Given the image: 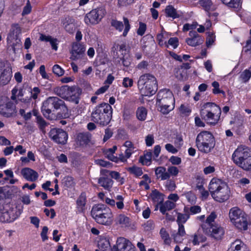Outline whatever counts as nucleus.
Masks as SVG:
<instances>
[{"mask_svg":"<svg viewBox=\"0 0 251 251\" xmlns=\"http://www.w3.org/2000/svg\"><path fill=\"white\" fill-rule=\"evenodd\" d=\"M220 107L214 102L204 103L201 107V118L210 126H215L219 122L221 115Z\"/></svg>","mask_w":251,"mask_h":251,"instance_id":"f257e3e1","label":"nucleus"},{"mask_svg":"<svg viewBox=\"0 0 251 251\" xmlns=\"http://www.w3.org/2000/svg\"><path fill=\"white\" fill-rule=\"evenodd\" d=\"M137 86L142 96L148 97L152 96L157 90L156 78L151 74H144L139 77Z\"/></svg>","mask_w":251,"mask_h":251,"instance_id":"f03ea898","label":"nucleus"},{"mask_svg":"<svg viewBox=\"0 0 251 251\" xmlns=\"http://www.w3.org/2000/svg\"><path fill=\"white\" fill-rule=\"evenodd\" d=\"M91 214L99 224L109 226L113 221V215L111 210L106 205L99 204L93 206Z\"/></svg>","mask_w":251,"mask_h":251,"instance_id":"7ed1b4c3","label":"nucleus"},{"mask_svg":"<svg viewBox=\"0 0 251 251\" xmlns=\"http://www.w3.org/2000/svg\"><path fill=\"white\" fill-rule=\"evenodd\" d=\"M112 108L107 103H102L95 107L91 113V120L100 125H107L112 118Z\"/></svg>","mask_w":251,"mask_h":251,"instance_id":"20e7f679","label":"nucleus"},{"mask_svg":"<svg viewBox=\"0 0 251 251\" xmlns=\"http://www.w3.org/2000/svg\"><path fill=\"white\" fill-rule=\"evenodd\" d=\"M216 217L215 212H211L207 217L206 221L201 224V227L205 234L215 239H220L224 235L225 231L221 226L213 223Z\"/></svg>","mask_w":251,"mask_h":251,"instance_id":"39448f33","label":"nucleus"},{"mask_svg":"<svg viewBox=\"0 0 251 251\" xmlns=\"http://www.w3.org/2000/svg\"><path fill=\"white\" fill-rule=\"evenodd\" d=\"M196 146L198 150L202 153L210 152L215 146L214 136L209 131L201 132L197 136Z\"/></svg>","mask_w":251,"mask_h":251,"instance_id":"423d86ee","label":"nucleus"},{"mask_svg":"<svg viewBox=\"0 0 251 251\" xmlns=\"http://www.w3.org/2000/svg\"><path fill=\"white\" fill-rule=\"evenodd\" d=\"M79 90V89L75 86H69L68 85L56 87L53 89V92L57 96L63 99L74 101L76 103L78 102Z\"/></svg>","mask_w":251,"mask_h":251,"instance_id":"0eeeda50","label":"nucleus"},{"mask_svg":"<svg viewBox=\"0 0 251 251\" xmlns=\"http://www.w3.org/2000/svg\"><path fill=\"white\" fill-rule=\"evenodd\" d=\"M105 9L102 7L91 10L84 18V22L87 25L97 24L105 15Z\"/></svg>","mask_w":251,"mask_h":251,"instance_id":"6e6552de","label":"nucleus"},{"mask_svg":"<svg viewBox=\"0 0 251 251\" xmlns=\"http://www.w3.org/2000/svg\"><path fill=\"white\" fill-rule=\"evenodd\" d=\"M250 155V149L244 146L238 147L232 155L233 161L237 166Z\"/></svg>","mask_w":251,"mask_h":251,"instance_id":"1a4fd4ad","label":"nucleus"},{"mask_svg":"<svg viewBox=\"0 0 251 251\" xmlns=\"http://www.w3.org/2000/svg\"><path fill=\"white\" fill-rule=\"evenodd\" d=\"M49 134L50 138L57 144H65L67 142L68 134L62 129H51Z\"/></svg>","mask_w":251,"mask_h":251,"instance_id":"9d476101","label":"nucleus"},{"mask_svg":"<svg viewBox=\"0 0 251 251\" xmlns=\"http://www.w3.org/2000/svg\"><path fill=\"white\" fill-rule=\"evenodd\" d=\"M85 51V49L82 45L78 43H74L72 45L70 58L73 60L78 59L86 60V58L85 57L84 54Z\"/></svg>","mask_w":251,"mask_h":251,"instance_id":"9b49d317","label":"nucleus"},{"mask_svg":"<svg viewBox=\"0 0 251 251\" xmlns=\"http://www.w3.org/2000/svg\"><path fill=\"white\" fill-rule=\"evenodd\" d=\"M162 101L168 103H175V99L172 92L169 89L161 90L157 96V102H162Z\"/></svg>","mask_w":251,"mask_h":251,"instance_id":"f8f14e48","label":"nucleus"},{"mask_svg":"<svg viewBox=\"0 0 251 251\" xmlns=\"http://www.w3.org/2000/svg\"><path fill=\"white\" fill-rule=\"evenodd\" d=\"M227 185V184L222 179L213 178L209 184V190L211 195L212 196Z\"/></svg>","mask_w":251,"mask_h":251,"instance_id":"ddd939ff","label":"nucleus"},{"mask_svg":"<svg viewBox=\"0 0 251 251\" xmlns=\"http://www.w3.org/2000/svg\"><path fill=\"white\" fill-rule=\"evenodd\" d=\"M16 219L12 209L7 210L0 205V222H12Z\"/></svg>","mask_w":251,"mask_h":251,"instance_id":"4468645a","label":"nucleus"},{"mask_svg":"<svg viewBox=\"0 0 251 251\" xmlns=\"http://www.w3.org/2000/svg\"><path fill=\"white\" fill-rule=\"evenodd\" d=\"M16 113L15 105L11 101L0 105V114L5 117H10Z\"/></svg>","mask_w":251,"mask_h":251,"instance_id":"2eb2a0df","label":"nucleus"},{"mask_svg":"<svg viewBox=\"0 0 251 251\" xmlns=\"http://www.w3.org/2000/svg\"><path fill=\"white\" fill-rule=\"evenodd\" d=\"M230 194V189L228 185H227L221 190L218 192L217 191L216 193L212 195L211 196L215 201L219 202H223L229 198Z\"/></svg>","mask_w":251,"mask_h":251,"instance_id":"dca6fc26","label":"nucleus"},{"mask_svg":"<svg viewBox=\"0 0 251 251\" xmlns=\"http://www.w3.org/2000/svg\"><path fill=\"white\" fill-rule=\"evenodd\" d=\"M190 38L186 39L187 44L192 47H196L202 44L203 39L195 31H190L189 32Z\"/></svg>","mask_w":251,"mask_h":251,"instance_id":"f3484780","label":"nucleus"},{"mask_svg":"<svg viewBox=\"0 0 251 251\" xmlns=\"http://www.w3.org/2000/svg\"><path fill=\"white\" fill-rule=\"evenodd\" d=\"M21 174L26 180L31 182L36 181L39 176L37 172L29 168L22 169Z\"/></svg>","mask_w":251,"mask_h":251,"instance_id":"a211bd4d","label":"nucleus"},{"mask_svg":"<svg viewBox=\"0 0 251 251\" xmlns=\"http://www.w3.org/2000/svg\"><path fill=\"white\" fill-rule=\"evenodd\" d=\"M63 26L65 30L69 33H73L75 31L76 25L75 20L71 17H67L62 20Z\"/></svg>","mask_w":251,"mask_h":251,"instance_id":"6ab92c4d","label":"nucleus"},{"mask_svg":"<svg viewBox=\"0 0 251 251\" xmlns=\"http://www.w3.org/2000/svg\"><path fill=\"white\" fill-rule=\"evenodd\" d=\"M27 84L25 83L24 84L23 86L19 87L18 86H15L11 91L12 95L11 97V100H16L17 99L20 100L22 102L23 101V99H20L24 95L25 90V88L27 87Z\"/></svg>","mask_w":251,"mask_h":251,"instance_id":"aec40b11","label":"nucleus"},{"mask_svg":"<svg viewBox=\"0 0 251 251\" xmlns=\"http://www.w3.org/2000/svg\"><path fill=\"white\" fill-rule=\"evenodd\" d=\"M246 214L237 207H234L230 209L229 217L232 223L240 219L243 216H245Z\"/></svg>","mask_w":251,"mask_h":251,"instance_id":"412c9836","label":"nucleus"},{"mask_svg":"<svg viewBox=\"0 0 251 251\" xmlns=\"http://www.w3.org/2000/svg\"><path fill=\"white\" fill-rule=\"evenodd\" d=\"M165 14L167 17L172 18L173 19L178 18L183 16V13L181 11L177 10L173 6L171 5L166 7Z\"/></svg>","mask_w":251,"mask_h":251,"instance_id":"4be33fe9","label":"nucleus"},{"mask_svg":"<svg viewBox=\"0 0 251 251\" xmlns=\"http://www.w3.org/2000/svg\"><path fill=\"white\" fill-rule=\"evenodd\" d=\"M129 241L124 237H119L116 241V245L112 248L113 251H125V248Z\"/></svg>","mask_w":251,"mask_h":251,"instance_id":"5701e85b","label":"nucleus"},{"mask_svg":"<svg viewBox=\"0 0 251 251\" xmlns=\"http://www.w3.org/2000/svg\"><path fill=\"white\" fill-rule=\"evenodd\" d=\"M155 175L157 179L161 180H165L169 179V175L166 168L163 166H159L155 168Z\"/></svg>","mask_w":251,"mask_h":251,"instance_id":"b1692460","label":"nucleus"},{"mask_svg":"<svg viewBox=\"0 0 251 251\" xmlns=\"http://www.w3.org/2000/svg\"><path fill=\"white\" fill-rule=\"evenodd\" d=\"M86 195L85 193H82L76 200V209L78 212L82 213L85 210L86 204Z\"/></svg>","mask_w":251,"mask_h":251,"instance_id":"393cba45","label":"nucleus"},{"mask_svg":"<svg viewBox=\"0 0 251 251\" xmlns=\"http://www.w3.org/2000/svg\"><path fill=\"white\" fill-rule=\"evenodd\" d=\"M222 2L233 10L238 11L242 8L241 0H221Z\"/></svg>","mask_w":251,"mask_h":251,"instance_id":"a878e982","label":"nucleus"},{"mask_svg":"<svg viewBox=\"0 0 251 251\" xmlns=\"http://www.w3.org/2000/svg\"><path fill=\"white\" fill-rule=\"evenodd\" d=\"M186 235L184 226H180L178 227L177 232L173 233L172 236L173 238L174 242L176 243H181L183 240L184 237Z\"/></svg>","mask_w":251,"mask_h":251,"instance_id":"bb28decb","label":"nucleus"},{"mask_svg":"<svg viewBox=\"0 0 251 251\" xmlns=\"http://www.w3.org/2000/svg\"><path fill=\"white\" fill-rule=\"evenodd\" d=\"M227 251H248L243 242L236 240L232 242Z\"/></svg>","mask_w":251,"mask_h":251,"instance_id":"cd10ccee","label":"nucleus"},{"mask_svg":"<svg viewBox=\"0 0 251 251\" xmlns=\"http://www.w3.org/2000/svg\"><path fill=\"white\" fill-rule=\"evenodd\" d=\"M96 251H113L108 239L101 238L98 243V249Z\"/></svg>","mask_w":251,"mask_h":251,"instance_id":"c85d7f7f","label":"nucleus"},{"mask_svg":"<svg viewBox=\"0 0 251 251\" xmlns=\"http://www.w3.org/2000/svg\"><path fill=\"white\" fill-rule=\"evenodd\" d=\"M236 227L240 230H246L248 229V218L247 214L245 216L242 217L232 223Z\"/></svg>","mask_w":251,"mask_h":251,"instance_id":"c756f323","label":"nucleus"},{"mask_svg":"<svg viewBox=\"0 0 251 251\" xmlns=\"http://www.w3.org/2000/svg\"><path fill=\"white\" fill-rule=\"evenodd\" d=\"M40 40L42 41L50 42L52 49L55 50H57V45L59 41L56 38H54L50 36H46L44 34H41L40 37Z\"/></svg>","mask_w":251,"mask_h":251,"instance_id":"7c9ffc66","label":"nucleus"},{"mask_svg":"<svg viewBox=\"0 0 251 251\" xmlns=\"http://www.w3.org/2000/svg\"><path fill=\"white\" fill-rule=\"evenodd\" d=\"M98 183L104 189L110 191L112 187L113 181L110 178L102 176L99 178Z\"/></svg>","mask_w":251,"mask_h":251,"instance_id":"2f4dec72","label":"nucleus"},{"mask_svg":"<svg viewBox=\"0 0 251 251\" xmlns=\"http://www.w3.org/2000/svg\"><path fill=\"white\" fill-rule=\"evenodd\" d=\"M159 106L160 111L163 114H167L174 109L175 103H168L162 101V102H157Z\"/></svg>","mask_w":251,"mask_h":251,"instance_id":"473e14b6","label":"nucleus"},{"mask_svg":"<svg viewBox=\"0 0 251 251\" xmlns=\"http://www.w3.org/2000/svg\"><path fill=\"white\" fill-rule=\"evenodd\" d=\"M176 203L168 200L165 202H162V203H161L159 206V210L162 214L165 215L167 211L173 209L176 207Z\"/></svg>","mask_w":251,"mask_h":251,"instance_id":"72a5a7b5","label":"nucleus"},{"mask_svg":"<svg viewBox=\"0 0 251 251\" xmlns=\"http://www.w3.org/2000/svg\"><path fill=\"white\" fill-rule=\"evenodd\" d=\"M150 198L154 202L156 203L155 209L157 208L158 205L159 204L160 205L164 200L163 195L156 190L152 191L150 194Z\"/></svg>","mask_w":251,"mask_h":251,"instance_id":"f704fd0d","label":"nucleus"},{"mask_svg":"<svg viewBox=\"0 0 251 251\" xmlns=\"http://www.w3.org/2000/svg\"><path fill=\"white\" fill-rule=\"evenodd\" d=\"M116 225H120L122 227H126L129 225V218L124 214L118 215L115 219Z\"/></svg>","mask_w":251,"mask_h":251,"instance_id":"c9c22d12","label":"nucleus"},{"mask_svg":"<svg viewBox=\"0 0 251 251\" xmlns=\"http://www.w3.org/2000/svg\"><path fill=\"white\" fill-rule=\"evenodd\" d=\"M159 235L161 239L163 241L164 245L170 246L172 242L171 238L168 232L164 227H162L159 231Z\"/></svg>","mask_w":251,"mask_h":251,"instance_id":"e433bc0d","label":"nucleus"},{"mask_svg":"<svg viewBox=\"0 0 251 251\" xmlns=\"http://www.w3.org/2000/svg\"><path fill=\"white\" fill-rule=\"evenodd\" d=\"M48 98L43 103V105L41 108V110L43 114L45 117L49 118V115L51 113L52 108H53V104L48 103Z\"/></svg>","mask_w":251,"mask_h":251,"instance_id":"4c0bfd02","label":"nucleus"},{"mask_svg":"<svg viewBox=\"0 0 251 251\" xmlns=\"http://www.w3.org/2000/svg\"><path fill=\"white\" fill-rule=\"evenodd\" d=\"M147 114V109L143 106L138 107L136 112L137 119L141 121H144L146 119Z\"/></svg>","mask_w":251,"mask_h":251,"instance_id":"58836bf2","label":"nucleus"},{"mask_svg":"<svg viewBox=\"0 0 251 251\" xmlns=\"http://www.w3.org/2000/svg\"><path fill=\"white\" fill-rule=\"evenodd\" d=\"M116 150L117 147L114 146L112 148L105 150L104 151L105 156L108 159L115 162H118L117 157L114 155V153Z\"/></svg>","mask_w":251,"mask_h":251,"instance_id":"ea45409f","label":"nucleus"},{"mask_svg":"<svg viewBox=\"0 0 251 251\" xmlns=\"http://www.w3.org/2000/svg\"><path fill=\"white\" fill-rule=\"evenodd\" d=\"M48 103L53 104V108L58 109L64 104V101L56 97H50L48 98Z\"/></svg>","mask_w":251,"mask_h":251,"instance_id":"a19ab883","label":"nucleus"},{"mask_svg":"<svg viewBox=\"0 0 251 251\" xmlns=\"http://www.w3.org/2000/svg\"><path fill=\"white\" fill-rule=\"evenodd\" d=\"M152 152H147L140 157L139 162L143 165L149 166L151 162Z\"/></svg>","mask_w":251,"mask_h":251,"instance_id":"79ce46f5","label":"nucleus"},{"mask_svg":"<svg viewBox=\"0 0 251 251\" xmlns=\"http://www.w3.org/2000/svg\"><path fill=\"white\" fill-rule=\"evenodd\" d=\"M189 217L190 215L189 214L177 213L176 222L178 224V227H180V226H184L183 224L186 222Z\"/></svg>","mask_w":251,"mask_h":251,"instance_id":"37998d69","label":"nucleus"},{"mask_svg":"<svg viewBox=\"0 0 251 251\" xmlns=\"http://www.w3.org/2000/svg\"><path fill=\"white\" fill-rule=\"evenodd\" d=\"M168 38V34L166 32H161V33L157 35L156 39L158 43V44L160 46H165L168 47L166 39Z\"/></svg>","mask_w":251,"mask_h":251,"instance_id":"c03bdc74","label":"nucleus"},{"mask_svg":"<svg viewBox=\"0 0 251 251\" xmlns=\"http://www.w3.org/2000/svg\"><path fill=\"white\" fill-rule=\"evenodd\" d=\"M238 166L245 171H251V154L248 157L245 158V159H244Z\"/></svg>","mask_w":251,"mask_h":251,"instance_id":"a18cd8bd","label":"nucleus"},{"mask_svg":"<svg viewBox=\"0 0 251 251\" xmlns=\"http://www.w3.org/2000/svg\"><path fill=\"white\" fill-rule=\"evenodd\" d=\"M0 82L4 85L7 84L11 79V74L8 72L0 71Z\"/></svg>","mask_w":251,"mask_h":251,"instance_id":"49530a36","label":"nucleus"},{"mask_svg":"<svg viewBox=\"0 0 251 251\" xmlns=\"http://www.w3.org/2000/svg\"><path fill=\"white\" fill-rule=\"evenodd\" d=\"M200 4L204 8L206 11L214 10L215 6L211 0H201Z\"/></svg>","mask_w":251,"mask_h":251,"instance_id":"de8ad7c7","label":"nucleus"},{"mask_svg":"<svg viewBox=\"0 0 251 251\" xmlns=\"http://www.w3.org/2000/svg\"><path fill=\"white\" fill-rule=\"evenodd\" d=\"M251 77V66L245 70L240 75V78L243 82H248Z\"/></svg>","mask_w":251,"mask_h":251,"instance_id":"09e8293b","label":"nucleus"},{"mask_svg":"<svg viewBox=\"0 0 251 251\" xmlns=\"http://www.w3.org/2000/svg\"><path fill=\"white\" fill-rule=\"evenodd\" d=\"M29 92L31 93L30 97L28 99H23V101L25 103H28L31 99V98H33L35 100L37 98L38 94L40 92V90L38 87H34L32 90H30Z\"/></svg>","mask_w":251,"mask_h":251,"instance_id":"8fccbe9b","label":"nucleus"},{"mask_svg":"<svg viewBox=\"0 0 251 251\" xmlns=\"http://www.w3.org/2000/svg\"><path fill=\"white\" fill-rule=\"evenodd\" d=\"M127 170L136 176H141L143 173L142 168L135 166L128 168Z\"/></svg>","mask_w":251,"mask_h":251,"instance_id":"3c124183","label":"nucleus"},{"mask_svg":"<svg viewBox=\"0 0 251 251\" xmlns=\"http://www.w3.org/2000/svg\"><path fill=\"white\" fill-rule=\"evenodd\" d=\"M205 240V238L198 232L194 235L192 243L194 245H197L200 242H204Z\"/></svg>","mask_w":251,"mask_h":251,"instance_id":"603ef678","label":"nucleus"},{"mask_svg":"<svg viewBox=\"0 0 251 251\" xmlns=\"http://www.w3.org/2000/svg\"><path fill=\"white\" fill-rule=\"evenodd\" d=\"M109 175L112 178L115 179L121 184H122L124 182V179L121 176V175L118 172L116 171H110Z\"/></svg>","mask_w":251,"mask_h":251,"instance_id":"864d4df0","label":"nucleus"},{"mask_svg":"<svg viewBox=\"0 0 251 251\" xmlns=\"http://www.w3.org/2000/svg\"><path fill=\"white\" fill-rule=\"evenodd\" d=\"M165 188L169 191H173L176 188V184L174 180L168 179L165 182Z\"/></svg>","mask_w":251,"mask_h":251,"instance_id":"5fc2aeb1","label":"nucleus"},{"mask_svg":"<svg viewBox=\"0 0 251 251\" xmlns=\"http://www.w3.org/2000/svg\"><path fill=\"white\" fill-rule=\"evenodd\" d=\"M168 174L169 175V178L170 177H176L177 176L179 171L177 167L175 166H170L167 168Z\"/></svg>","mask_w":251,"mask_h":251,"instance_id":"6e6d98bb","label":"nucleus"},{"mask_svg":"<svg viewBox=\"0 0 251 251\" xmlns=\"http://www.w3.org/2000/svg\"><path fill=\"white\" fill-rule=\"evenodd\" d=\"M188 201L191 203H195L196 201L197 198L195 195L191 191L188 192L183 194Z\"/></svg>","mask_w":251,"mask_h":251,"instance_id":"4d7b16f0","label":"nucleus"},{"mask_svg":"<svg viewBox=\"0 0 251 251\" xmlns=\"http://www.w3.org/2000/svg\"><path fill=\"white\" fill-rule=\"evenodd\" d=\"M111 25L120 32L123 30L124 28V24L122 22L114 19L111 20Z\"/></svg>","mask_w":251,"mask_h":251,"instance_id":"13d9d810","label":"nucleus"},{"mask_svg":"<svg viewBox=\"0 0 251 251\" xmlns=\"http://www.w3.org/2000/svg\"><path fill=\"white\" fill-rule=\"evenodd\" d=\"M77 139L80 145L87 144L89 141L88 136L84 133H79L77 135Z\"/></svg>","mask_w":251,"mask_h":251,"instance_id":"bf43d9fd","label":"nucleus"},{"mask_svg":"<svg viewBox=\"0 0 251 251\" xmlns=\"http://www.w3.org/2000/svg\"><path fill=\"white\" fill-rule=\"evenodd\" d=\"M212 86L213 87V89L212 90L213 93L214 94H218L220 93H222L224 96H225L226 94L224 91L220 89V85L219 82L217 81H214L212 83Z\"/></svg>","mask_w":251,"mask_h":251,"instance_id":"052dcab7","label":"nucleus"},{"mask_svg":"<svg viewBox=\"0 0 251 251\" xmlns=\"http://www.w3.org/2000/svg\"><path fill=\"white\" fill-rule=\"evenodd\" d=\"M52 72L56 75L61 76L64 74V70L57 64L54 65L52 67Z\"/></svg>","mask_w":251,"mask_h":251,"instance_id":"680f3d73","label":"nucleus"},{"mask_svg":"<svg viewBox=\"0 0 251 251\" xmlns=\"http://www.w3.org/2000/svg\"><path fill=\"white\" fill-rule=\"evenodd\" d=\"M37 122L40 129L43 132H45V131H44V128L48 125V124L42 117H37Z\"/></svg>","mask_w":251,"mask_h":251,"instance_id":"e2e57ef3","label":"nucleus"},{"mask_svg":"<svg viewBox=\"0 0 251 251\" xmlns=\"http://www.w3.org/2000/svg\"><path fill=\"white\" fill-rule=\"evenodd\" d=\"M123 21L124 23L125 29L124 30L123 36L126 37L130 28V25L127 18L124 17Z\"/></svg>","mask_w":251,"mask_h":251,"instance_id":"0e129e2a","label":"nucleus"},{"mask_svg":"<svg viewBox=\"0 0 251 251\" xmlns=\"http://www.w3.org/2000/svg\"><path fill=\"white\" fill-rule=\"evenodd\" d=\"M64 183L66 187L70 188L74 187L75 184L74 178L69 176L65 178Z\"/></svg>","mask_w":251,"mask_h":251,"instance_id":"69168bd1","label":"nucleus"},{"mask_svg":"<svg viewBox=\"0 0 251 251\" xmlns=\"http://www.w3.org/2000/svg\"><path fill=\"white\" fill-rule=\"evenodd\" d=\"M208 36L206 38V45L208 47L212 45L215 41V36L214 33L208 32Z\"/></svg>","mask_w":251,"mask_h":251,"instance_id":"338daca9","label":"nucleus"},{"mask_svg":"<svg viewBox=\"0 0 251 251\" xmlns=\"http://www.w3.org/2000/svg\"><path fill=\"white\" fill-rule=\"evenodd\" d=\"M169 160L173 165H178L181 163V158L176 156H172Z\"/></svg>","mask_w":251,"mask_h":251,"instance_id":"774afa93","label":"nucleus"}]
</instances>
